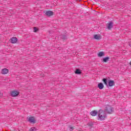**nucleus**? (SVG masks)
Segmentation results:
<instances>
[{"mask_svg": "<svg viewBox=\"0 0 131 131\" xmlns=\"http://www.w3.org/2000/svg\"><path fill=\"white\" fill-rule=\"evenodd\" d=\"M18 41V39L16 37H13L11 38V43H16Z\"/></svg>", "mask_w": 131, "mask_h": 131, "instance_id": "obj_8", "label": "nucleus"}, {"mask_svg": "<svg viewBox=\"0 0 131 131\" xmlns=\"http://www.w3.org/2000/svg\"><path fill=\"white\" fill-rule=\"evenodd\" d=\"M107 29L110 30V29L113 28V23L110 21L107 24Z\"/></svg>", "mask_w": 131, "mask_h": 131, "instance_id": "obj_7", "label": "nucleus"}, {"mask_svg": "<svg viewBox=\"0 0 131 131\" xmlns=\"http://www.w3.org/2000/svg\"><path fill=\"white\" fill-rule=\"evenodd\" d=\"M104 112L107 114H112L114 112V108L110 105H106L104 108Z\"/></svg>", "mask_w": 131, "mask_h": 131, "instance_id": "obj_2", "label": "nucleus"}, {"mask_svg": "<svg viewBox=\"0 0 131 131\" xmlns=\"http://www.w3.org/2000/svg\"><path fill=\"white\" fill-rule=\"evenodd\" d=\"M1 73L4 75L8 74L9 73V70L6 68L3 69L1 71Z\"/></svg>", "mask_w": 131, "mask_h": 131, "instance_id": "obj_5", "label": "nucleus"}, {"mask_svg": "<svg viewBox=\"0 0 131 131\" xmlns=\"http://www.w3.org/2000/svg\"><path fill=\"white\" fill-rule=\"evenodd\" d=\"M94 37L95 39H101V35H94Z\"/></svg>", "mask_w": 131, "mask_h": 131, "instance_id": "obj_12", "label": "nucleus"}, {"mask_svg": "<svg viewBox=\"0 0 131 131\" xmlns=\"http://www.w3.org/2000/svg\"><path fill=\"white\" fill-rule=\"evenodd\" d=\"M54 14V12H53V11H51V10H49L46 12L45 13V15H46V16H53V15Z\"/></svg>", "mask_w": 131, "mask_h": 131, "instance_id": "obj_6", "label": "nucleus"}, {"mask_svg": "<svg viewBox=\"0 0 131 131\" xmlns=\"http://www.w3.org/2000/svg\"><path fill=\"white\" fill-rule=\"evenodd\" d=\"M37 129L36 127H32L30 129V131H36Z\"/></svg>", "mask_w": 131, "mask_h": 131, "instance_id": "obj_17", "label": "nucleus"}, {"mask_svg": "<svg viewBox=\"0 0 131 131\" xmlns=\"http://www.w3.org/2000/svg\"><path fill=\"white\" fill-rule=\"evenodd\" d=\"M90 114L92 116H96L97 114H99V112H97V111H93L90 113Z\"/></svg>", "mask_w": 131, "mask_h": 131, "instance_id": "obj_9", "label": "nucleus"}, {"mask_svg": "<svg viewBox=\"0 0 131 131\" xmlns=\"http://www.w3.org/2000/svg\"><path fill=\"white\" fill-rule=\"evenodd\" d=\"M109 59H110V58H109L108 57H105L103 59V61L106 63L108 62V61L109 60Z\"/></svg>", "mask_w": 131, "mask_h": 131, "instance_id": "obj_14", "label": "nucleus"}, {"mask_svg": "<svg viewBox=\"0 0 131 131\" xmlns=\"http://www.w3.org/2000/svg\"><path fill=\"white\" fill-rule=\"evenodd\" d=\"M105 53L104 52H100L98 54V57H103V56H104Z\"/></svg>", "mask_w": 131, "mask_h": 131, "instance_id": "obj_13", "label": "nucleus"}, {"mask_svg": "<svg viewBox=\"0 0 131 131\" xmlns=\"http://www.w3.org/2000/svg\"><path fill=\"white\" fill-rule=\"evenodd\" d=\"M19 94V92L17 91H13L11 92L10 95L12 97H17Z\"/></svg>", "mask_w": 131, "mask_h": 131, "instance_id": "obj_3", "label": "nucleus"}, {"mask_svg": "<svg viewBox=\"0 0 131 131\" xmlns=\"http://www.w3.org/2000/svg\"><path fill=\"white\" fill-rule=\"evenodd\" d=\"M29 122L31 123H35V119L33 117H29L28 120Z\"/></svg>", "mask_w": 131, "mask_h": 131, "instance_id": "obj_4", "label": "nucleus"}, {"mask_svg": "<svg viewBox=\"0 0 131 131\" xmlns=\"http://www.w3.org/2000/svg\"><path fill=\"white\" fill-rule=\"evenodd\" d=\"M63 38H66V36H64Z\"/></svg>", "mask_w": 131, "mask_h": 131, "instance_id": "obj_21", "label": "nucleus"}, {"mask_svg": "<svg viewBox=\"0 0 131 131\" xmlns=\"http://www.w3.org/2000/svg\"><path fill=\"white\" fill-rule=\"evenodd\" d=\"M38 31V29H37L36 27L34 28V32H37Z\"/></svg>", "mask_w": 131, "mask_h": 131, "instance_id": "obj_18", "label": "nucleus"}, {"mask_svg": "<svg viewBox=\"0 0 131 131\" xmlns=\"http://www.w3.org/2000/svg\"><path fill=\"white\" fill-rule=\"evenodd\" d=\"M98 86L100 90H103V89H104V84H103L102 83H99Z\"/></svg>", "mask_w": 131, "mask_h": 131, "instance_id": "obj_11", "label": "nucleus"}, {"mask_svg": "<svg viewBox=\"0 0 131 131\" xmlns=\"http://www.w3.org/2000/svg\"><path fill=\"white\" fill-rule=\"evenodd\" d=\"M103 81L104 84H105V85H108V82L107 81V79L104 78L103 79Z\"/></svg>", "mask_w": 131, "mask_h": 131, "instance_id": "obj_16", "label": "nucleus"}, {"mask_svg": "<svg viewBox=\"0 0 131 131\" xmlns=\"http://www.w3.org/2000/svg\"><path fill=\"white\" fill-rule=\"evenodd\" d=\"M71 129H74L73 127H71Z\"/></svg>", "mask_w": 131, "mask_h": 131, "instance_id": "obj_20", "label": "nucleus"}, {"mask_svg": "<svg viewBox=\"0 0 131 131\" xmlns=\"http://www.w3.org/2000/svg\"><path fill=\"white\" fill-rule=\"evenodd\" d=\"M129 47H131V42L129 43Z\"/></svg>", "mask_w": 131, "mask_h": 131, "instance_id": "obj_19", "label": "nucleus"}, {"mask_svg": "<svg viewBox=\"0 0 131 131\" xmlns=\"http://www.w3.org/2000/svg\"><path fill=\"white\" fill-rule=\"evenodd\" d=\"M75 74H81V71H80V70L77 69L76 71L75 72Z\"/></svg>", "mask_w": 131, "mask_h": 131, "instance_id": "obj_15", "label": "nucleus"}, {"mask_svg": "<svg viewBox=\"0 0 131 131\" xmlns=\"http://www.w3.org/2000/svg\"><path fill=\"white\" fill-rule=\"evenodd\" d=\"M98 120H105L107 118V115L105 111L100 110L98 111Z\"/></svg>", "mask_w": 131, "mask_h": 131, "instance_id": "obj_1", "label": "nucleus"}, {"mask_svg": "<svg viewBox=\"0 0 131 131\" xmlns=\"http://www.w3.org/2000/svg\"><path fill=\"white\" fill-rule=\"evenodd\" d=\"M115 84V83L114 82V81L110 80L108 81V86H113Z\"/></svg>", "mask_w": 131, "mask_h": 131, "instance_id": "obj_10", "label": "nucleus"}]
</instances>
